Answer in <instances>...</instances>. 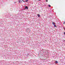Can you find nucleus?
<instances>
[{
	"label": "nucleus",
	"instance_id": "4",
	"mask_svg": "<svg viewBox=\"0 0 65 65\" xmlns=\"http://www.w3.org/2000/svg\"><path fill=\"white\" fill-rule=\"evenodd\" d=\"M53 25H55V24L54 22H52Z\"/></svg>",
	"mask_w": 65,
	"mask_h": 65
},
{
	"label": "nucleus",
	"instance_id": "6",
	"mask_svg": "<svg viewBox=\"0 0 65 65\" xmlns=\"http://www.w3.org/2000/svg\"><path fill=\"white\" fill-rule=\"evenodd\" d=\"M48 6L49 7H51V6L50 5H48Z\"/></svg>",
	"mask_w": 65,
	"mask_h": 65
},
{
	"label": "nucleus",
	"instance_id": "13",
	"mask_svg": "<svg viewBox=\"0 0 65 65\" xmlns=\"http://www.w3.org/2000/svg\"><path fill=\"white\" fill-rule=\"evenodd\" d=\"M23 1V0H22Z\"/></svg>",
	"mask_w": 65,
	"mask_h": 65
},
{
	"label": "nucleus",
	"instance_id": "1",
	"mask_svg": "<svg viewBox=\"0 0 65 65\" xmlns=\"http://www.w3.org/2000/svg\"><path fill=\"white\" fill-rule=\"evenodd\" d=\"M26 31L28 33H30V30L28 28H27L26 29Z\"/></svg>",
	"mask_w": 65,
	"mask_h": 65
},
{
	"label": "nucleus",
	"instance_id": "9",
	"mask_svg": "<svg viewBox=\"0 0 65 65\" xmlns=\"http://www.w3.org/2000/svg\"><path fill=\"white\" fill-rule=\"evenodd\" d=\"M63 24H65V22H64L63 23Z\"/></svg>",
	"mask_w": 65,
	"mask_h": 65
},
{
	"label": "nucleus",
	"instance_id": "7",
	"mask_svg": "<svg viewBox=\"0 0 65 65\" xmlns=\"http://www.w3.org/2000/svg\"><path fill=\"white\" fill-rule=\"evenodd\" d=\"M54 27H57V26L55 25H54Z\"/></svg>",
	"mask_w": 65,
	"mask_h": 65
},
{
	"label": "nucleus",
	"instance_id": "11",
	"mask_svg": "<svg viewBox=\"0 0 65 65\" xmlns=\"http://www.w3.org/2000/svg\"><path fill=\"white\" fill-rule=\"evenodd\" d=\"M64 35H65V32H64Z\"/></svg>",
	"mask_w": 65,
	"mask_h": 65
},
{
	"label": "nucleus",
	"instance_id": "8",
	"mask_svg": "<svg viewBox=\"0 0 65 65\" xmlns=\"http://www.w3.org/2000/svg\"><path fill=\"white\" fill-rule=\"evenodd\" d=\"M45 1H46V2H47V1H48V0H46Z\"/></svg>",
	"mask_w": 65,
	"mask_h": 65
},
{
	"label": "nucleus",
	"instance_id": "14",
	"mask_svg": "<svg viewBox=\"0 0 65 65\" xmlns=\"http://www.w3.org/2000/svg\"><path fill=\"white\" fill-rule=\"evenodd\" d=\"M19 2H20V1H19Z\"/></svg>",
	"mask_w": 65,
	"mask_h": 65
},
{
	"label": "nucleus",
	"instance_id": "3",
	"mask_svg": "<svg viewBox=\"0 0 65 65\" xmlns=\"http://www.w3.org/2000/svg\"><path fill=\"white\" fill-rule=\"evenodd\" d=\"M38 17H39H39H40V14H38Z\"/></svg>",
	"mask_w": 65,
	"mask_h": 65
},
{
	"label": "nucleus",
	"instance_id": "2",
	"mask_svg": "<svg viewBox=\"0 0 65 65\" xmlns=\"http://www.w3.org/2000/svg\"><path fill=\"white\" fill-rule=\"evenodd\" d=\"M28 9V7L26 6L25 7L24 9Z\"/></svg>",
	"mask_w": 65,
	"mask_h": 65
},
{
	"label": "nucleus",
	"instance_id": "10",
	"mask_svg": "<svg viewBox=\"0 0 65 65\" xmlns=\"http://www.w3.org/2000/svg\"><path fill=\"white\" fill-rule=\"evenodd\" d=\"M28 0H27V1H26V2H28Z\"/></svg>",
	"mask_w": 65,
	"mask_h": 65
},
{
	"label": "nucleus",
	"instance_id": "5",
	"mask_svg": "<svg viewBox=\"0 0 65 65\" xmlns=\"http://www.w3.org/2000/svg\"><path fill=\"white\" fill-rule=\"evenodd\" d=\"M55 63H56V64H57L58 62V61H56L55 62Z\"/></svg>",
	"mask_w": 65,
	"mask_h": 65
},
{
	"label": "nucleus",
	"instance_id": "12",
	"mask_svg": "<svg viewBox=\"0 0 65 65\" xmlns=\"http://www.w3.org/2000/svg\"><path fill=\"white\" fill-rule=\"evenodd\" d=\"M39 1H40V0H38Z\"/></svg>",
	"mask_w": 65,
	"mask_h": 65
}]
</instances>
